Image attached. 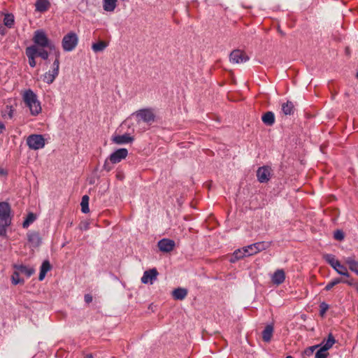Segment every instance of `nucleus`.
Listing matches in <instances>:
<instances>
[{
    "mask_svg": "<svg viewBox=\"0 0 358 358\" xmlns=\"http://www.w3.org/2000/svg\"><path fill=\"white\" fill-rule=\"evenodd\" d=\"M22 97L31 115L36 116L41 113V102L37 94L31 89L25 90L22 94Z\"/></svg>",
    "mask_w": 358,
    "mask_h": 358,
    "instance_id": "nucleus-1",
    "label": "nucleus"
},
{
    "mask_svg": "<svg viewBox=\"0 0 358 358\" xmlns=\"http://www.w3.org/2000/svg\"><path fill=\"white\" fill-rule=\"evenodd\" d=\"M11 221L10 204L6 201L0 202V236L6 237L7 227L11 224Z\"/></svg>",
    "mask_w": 358,
    "mask_h": 358,
    "instance_id": "nucleus-2",
    "label": "nucleus"
},
{
    "mask_svg": "<svg viewBox=\"0 0 358 358\" xmlns=\"http://www.w3.org/2000/svg\"><path fill=\"white\" fill-rule=\"evenodd\" d=\"M33 41L34 45H31V46H36L37 48H47L50 51L53 52V55L55 54L56 52H60L57 48L55 43L48 38L45 31L43 29H38L34 31Z\"/></svg>",
    "mask_w": 358,
    "mask_h": 358,
    "instance_id": "nucleus-3",
    "label": "nucleus"
},
{
    "mask_svg": "<svg viewBox=\"0 0 358 358\" xmlns=\"http://www.w3.org/2000/svg\"><path fill=\"white\" fill-rule=\"evenodd\" d=\"M138 124H144L150 127L155 120L156 115L154 108H144L136 110L131 114Z\"/></svg>",
    "mask_w": 358,
    "mask_h": 358,
    "instance_id": "nucleus-4",
    "label": "nucleus"
},
{
    "mask_svg": "<svg viewBox=\"0 0 358 358\" xmlns=\"http://www.w3.org/2000/svg\"><path fill=\"white\" fill-rule=\"evenodd\" d=\"M55 59L53 62L50 65V69L46 71L43 75H42V80L48 84L50 85L52 84L56 79V78L58 76L59 73V64H60V57H61V52H56L55 54H54Z\"/></svg>",
    "mask_w": 358,
    "mask_h": 358,
    "instance_id": "nucleus-5",
    "label": "nucleus"
},
{
    "mask_svg": "<svg viewBox=\"0 0 358 358\" xmlns=\"http://www.w3.org/2000/svg\"><path fill=\"white\" fill-rule=\"evenodd\" d=\"M79 42L78 34L71 31L65 34L62 39V48L64 52H72L77 47Z\"/></svg>",
    "mask_w": 358,
    "mask_h": 358,
    "instance_id": "nucleus-6",
    "label": "nucleus"
},
{
    "mask_svg": "<svg viewBox=\"0 0 358 358\" xmlns=\"http://www.w3.org/2000/svg\"><path fill=\"white\" fill-rule=\"evenodd\" d=\"M27 145L29 149L37 150L45 147V141L41 134H31L27 138Z\"/></svg>",
    "mask_w": 358,
    "mask_h": 358,
    "instance_id": "nucleus-7",
    "label": "nucleus"
},
{
    "mask_svg": "<svg viewBox=\"0 0 358 358\" xmlns=\"http://www.w3.org/2000/svg\"><path fill=\"white\" fill-rule=\"evenodd\" d=\"M269 246V243L262 241L257 242L249 245L245 246V248L247 250V255L249 257L266 250Z\"/></svg>",
    "mask_w": 358,
    "mask_h": 358,
    "instance_id": "nucleus-8",
    "label": "nucleus"
},
{
    "mask_svg": "<svg viewBox=\"0 0 358 358\" xmlns=\"http://www.w3.org/2000/svg\"><path fill=\"white\" fill-rule=\"evenodd\" d=\"M249 57L241 50H233L229 55V60L233 64H241L249 60Z\"/></svg>",
    "mask_w": 358,
    "mask_h": 358,
    "instance_id": "nucleus-9",
    "label": "nucleus"
},
{
    "mask_svg": "<svg viewBox=\"0 0 358 358\" xmlns=\"http://www.w3.org/2000/svg\"><path fill=\"white\" fill-rule=\"evenodd\" d=\"M271 176V169L268 166L259 167L257 171V180L260 183H266L269 181Z\"/></svg>",
    "mask_w": 358,
    "mask_h": 358,
    "instance_id": "nucleus-10",
    "label": "nucleus"
},
{
    "mask_svg": "<svg viewBox=\"0 0 358 358\" xmlns=\"http://www.w3.org/2000/svg\"><path fill=\"white\" fill-rule=\"evenodd\" d=\"M128 155V150L126 148H119L113 152L108 157L111 164H117Z\"/></svg>",
    "mask_w": 358,
    "mask_h": 358,
    "instance_id": "nucleus-11",
    "label": "nucleus"
},
{
    "mask_svg": "<svg viewBox=\"0 0 358 358\" xmlns=\"http://www.w3.org/2000/svg\"><path fill=\"white\" fill-rule=\"evenodd\" d=\"M176 246V243L173 240L169 238H162L158 241V248L164 252H170L173 250Z\"/></svg>",
    "mask_w": 358,
    "mask_h": 358,
    "instance_id": "nucleus-12",
    "label": "nucleus"
},
{
    "mask_svg": "<svg viewBox=\"0 0 358 358\" xmlns=\"http://www.w3.org/2000/svg\"><path fill=\"white\" fill-rule=\"evenodd\" d=\"M157 279V268H152L145 271L141 278V282L143 284L152 285Z\"/></svg>",
    "mask_w": 358,
    "mask_h": 358,
    "instance_id": "nucleus-13",
    "label": "nucleus"
},
{
    "mask_svg": "<svg viewBox=\"0 0 358 358\" xmlns=\"http://www.w3.org/2000/svg\"><path fill=\"white\" fill-rule=\"evenodd\" d=\"M111 140L117 145H124L132 143L134 138L129 134H124L122 135L113 136Z\"/></svg>",
    "mask_w": 358,
    "mask_h": 358,
    "instance_id": "nucleus-14",
    "label": "nucleus"
},
{
    "mask_svg": "<svg viewBox=\"0 0 358 358\" xmlns=\"http://www.w3.org/2000/svg\"><path fill=\"white\" fill-rule=\"evenodd\" d=\"M26 55L28 58L29 65L34 68L36 65V46H28L25 50Z\"/></svg>",
    "mask_w": 358,
    "mask_h": 358,
    "instance_id": "nucleus-15",
    "label": "nucleus"
},
{
    "mask_svg": "<svg viewBox=\"0 0 358 358\" xmlns=\"http://www.w3.org/2000/svg\"><path fill=\"white\" fill-rule=\"evenodd\" d=\"M27 240L31 247L37 248L41 244V238L39 234L35 231L27 234Z\"/></svg>",
    "mask_w": 358,
    "mask_h": 358,
    "instance_id": "nucleus-16",
    "label": "nucleus"
},
{
    "mask_svg": "<svg viewBox=\"0 0 358 358\" xmlns=\"http://www.w3.org/2000/svg\"><path fill=\"white\" fill-rule=\"evenodd\" d=\"M285 273L282 269L276 270L271 276V281L273 284L279 285L284 282Z\"/></svg>",
    "mask_w": 358,
    "mask_h": 358,
    "instance_id": "nucleus-17",
    "label": "nucleus"
},
{
    "mask_svg": "<svg viewBox=\"0 0 358 358\" xmlns=\"http://www.w3.org/2000/svg\"><path fill=\"white\" fill-rule=\"evenodd\" d=\"M13 268L20 273H24L27 278L31 277L35 273V269L33 267H28L24 264H14Z\"/></svg>",
    "mask_w": 358,
    "mask_h": 358,
    "instance_id": "nucleus-18",
    "label": "nucleus"
},
{
    "mask_svg": "<svg viewBox=\"0 0 358 358\" xmlns=\"http://www.w3.org/2000/svg\"><path fill=\"white\" fill-rule=\"evenodd\" d=\"M336 343V340L334 336L331 334H329L328 338L326 341H323L320 344L319 348L327 352L333 346V345Z\"/></svg>",
    "mask_w": 358,
    "mask_h": 358,
    "instance_id": "nucleus-19",
    "label": "nucleus"
},
{
    "mask_svg": "<svg viewBox=\"0 0 358 358\" xmlns=\"http://www.w3.org/2000/svg\"><path fill=\"white\" fill-rule=\"evenodd\" d=\"M188 291L186 288L178 287L173 290L172 296L175 300L182 301L187 296Z\"/></svg>",
    "mask_w": 358,
    "mask_h": 358,
    "instance_id": "nucleus-20",
    "label": "nucleus"
},
{
    "mask_svg": "<svg viewBox=\"0 0 358 358\" xmlns=\"http://www.w3.org/2000/svg\"><path fill=\"white\" fill-rule=\"evenodd\" d=\"M51 265L48 260H44L40 267V273L38 275V280L42 281L44 280L47 273L51 270Z\"/></svg>",
    "mask_w": 358,
    "mask_h": 358,
    "instance_id": "nucleus-21",
    "label": "nucleus"
},
{
    "mask_svg": "<svg viewBox=\"0 0 358 358\" xmlns=\"http://www.w3.org/2000/svg\"><path fill=\"white\" fill-rule=\"evenodd\" d=\"M50 3L48 0H36L35 2V10L44 13L48 10Z\"/></svg>",
    "mask_w": 358,
    "mask_h": 358,
    "instance_id": "nucleus-22",
    "label": "nucleus"
},
{
    "mask_svg": "<svg viewBox=\"0 0 358 358\" xmlns=\"http://www.w3.org/2000/svg\"><path fill=\"white\" fill-rule=\"evenodd\" d=\"M246 250L245 247L236 250L232 255L230 262L234 263L242 258L248 257Z\"/></svg>",
    "mask_w": 358,
    "mask_h": 358,
    "instance_id": "nucleus-23",
    "label": "nucleus"
},
{
    "mask_svg": "<svg viewBox=\"0 0 358 358\" xmlns=\"http://www.w3.org/2000/svg\"><path fill=\"white\" fill-rule=\"evenodd\" d=\"M273 324H267L264 329L263 330L262 335V339L264 342H269L272 338L273 334Z\"/></svg>",
    "mask_w": 358,
    "mask_h": 358,
    "instance_id": "nucleus-24",
    "label": "nucleus"
},
{
    "mask_svg": "<svg viewBox=\"0 0 358 358\" xmlns=\"http://www.w3.org/2000/svg\"><path fill=\"white\" fill-rule=\"evenodd\" d=\"M262 122L267 126H272L275 123V115L271 111L265 113L262 117Z\"/></svg>",
    "mask_w": 358,
    "mask_h": 358,
    "instance_id": "nucleus-25",
    "label": "nucleus"
},
{
    "mask_svg": "<svg viewBox=\"0 0 358 358\" xmlns=\"http://www.w3.org/2000/svg\"><path fill=\"white\" fill-rule=\"evenodd\" d=\"M117 6V0H103V8L105 11L113 12Z\"/></svg>",
    "mask_w": 358,
    "mask_h": 358,
    "instance_id": "nucleus-26",
    "label": "nucleus"
},
{
    "mask_svg": "<svg viewBox=\"0 0 358 358\" xmlns=\"http://www.w3.org/2000/svg\"><path fill=\"white\" fill-rule=\"evenodd\" d=\"M282 110L286 115H293L294 113V106L290 101H287L286 103H282Z\"/></svg>",
    "mask_w": 358,
    "mask_h": 358,
    "instance_id": "nucleus-27",
    "label": "nucleus"
},
{
    "mask_svg": "<svg viewBox=\"0 0 358 358\" xmlns=\"http://www.w3.org/2000/svg\"><path fill=\"white\" fill-rule=\"evenodd\" d=\"M323 259L327 263H328L332 268L338 266L339 261L336 259V257L333 254H324L323 255Z\"/></svg>",
    "mask_w": 358,
    "mask_h": 358,
    "instance_id": "nucleus-28",
    "label": "nucleus"
},
{
    "mask_svg": "<svg viewBox=\"0 0 358 358\" xmlns=\"http://www.w3.org/2000/svg\"><path fill=\"white\" fill-rule=\"evenodd\" d=\"M346 264L349 266V268L358 275V261L353 257H349L345 259Z\"/></svg>",
    "mask_w": 358,
    "mask_h": 358,
    "instance_id": "nucleus-29",
    "label": "nucleus"
},
{
    "mask_svg": "<svg viewBox=\"0 0 358 358\" xmlns=\"http://www.w3.org/2000/svg\"><path fill=\"white\" fill-rule=\"evenodd\" d=\"M107 46L108 44L106 42L101 41L93 43L92 45V49L94 52H99L103 51Z\"/></svg>",
    "mask_w": 358,
    "mask_h": 358,
    "instance_id": "nucleus-30",
    "label": "nucleus"
},
{
    "mask_svg": "<svg viewBox=\"0 0 358 358\" xmlns=\"http://www.w3.org/2000/svg\"><path fill=\"white\" fill-rule=\"evenodd\" d=\"M15 23V17L14 15L11 13H7L3 17V24L8 28H11L14 25Z\"/></svg>",
    "mask_w": 358,
    "mask_h": 358,
    "instance_id": "nucleus-31",
    "label": "nucleus"
},
{
    "mask_svg": "<svg viewBox=\"0 0 358 358\" xmlns=\"http://www.w3.org/2000/svg\"><path fill=\"white\" fill-rule=\"evenodd\" d=\"M81 206V211L83 213H88L90 212L89 208V196L87 195H84L82 197V201L80 203Z\"/></svg>",
    "mask_w": 358,
    "mask_h": 358,
    "instance_id": "nucleus-32",
    "label": "nucleus"
},
{
    "mask_svg": "<svg viewBox=\"0 0 358 358\" xmlns=\"http://www.w3.org/2000/svg\"><path fill=\"white\" fill-rule=\"evenodd\" d=\"M36 218L37 217L34 213H29L22 223V227L24 228H27L31 223H33L36 220Z\"/></svg>",
    "mask_w": 358,
    "mask_h": 358,
    "instance_id": "nucleus-33",
    "label": "nucleus"
},
{
    "mask_svg": "<svg viewBox=\"0 0 358 358\" xmlns=\"http://www.w3.org/2000/svg\"><path fill=\"white\" fill-rule=\"evenodd\" d=\"M11 282L13 285L23 284L24 280L20 277V272L15 269L11 275Z\"/></svg>",
    "mask_w": 358,
    "mask_h": 358,
    "instance_id": "nucleus-34",
    "label": "nucleus"
},
{
    "mask_svg": "<svg viewBox=\"0 0 358 358\" xmlns=\"http://www.w3.org/2000/svg\"><path fill=\"white\" fill-rule=\"evenodd\" d=\"M338 274L341 275H343V276H345V277H349L350 276V274L348 271V269L347 268L343 266V264H341L340 262H339V265L338 266H335V268H333Z\"/></svg>",
    "mask_w": 358,
    "mask_h": 358,
    "instance_id": "nucleus-35",
    "label": "nucleus"
},
{
    "mask_svg": "<svg viewBox=\"0 0 358 358\" xmlns=\"http://www.w3.org/2000/svg\"><path fill=\"white\" fill-rule=\"evenodd\" d=\"M36 56L41 57L42 59L47 61L49 57V52L47 50H45L44 48H36Z\"/></svg>",
    "mask_w": 358,
    "mask_h": 358,
    "instance_id": "nucleus-36",
    "label": "nucleus"
},
{
    "mask_svg": "<svg viewBox=\"0 0 358 358\" xmlns=\"http://www.w3.org/2000/svg\"><path fill=\"white\" fill-rule=\"evenodd\" d=\"M343 282V280L340 278H336L333 280H331L330 282L327 283V285L325 286L324 289L326 291L331 290L335 285L341 283Z\"/></svg>",
    "mask_w": 358,
    "mask_h": 358,
    "instance_id": "nucleus-37",
    "label": "nucleus"
},
{
    "mask_svg": "<svg viewBox=\"0 0 358 358\" xmlns=\"http://www.w3.org/2000/svg\"><path fill=\"white\" fill-rule=\"evenodd\" d=\"M329 305L325 302H322L320 305V315L323 317L329 309Z\"/></svg>",
    "mask_w": 358,
    "mask_h": 358,
    "instance_id": "nucleus-38",
    "label": "nucleus"
},
{
    "mask_svg": "<svg viewBox=\"0 0 358 358\" xmlns=\"http://www.w3.org/2000/svg\"><path fill=\"white\" fill-rule=\"evenodd\" d=\"M113 164L110 162L109 157L106 159L103 165V169L107 172L111 171L113 169Z\"/></svg>",
    "mask_w": 358,
    "mask_h": 358,
    "instance_id": "nucleus-39",
    "label": "nucleus"
},
{
    "mask_svg": "<svg viewBox=\"0 0 358 358\" xmlns=\"http://www.w3.org/2000/svg\"><path fill=\"white\" fill-rule=\"evenodd\" d=\"M328 355H329L328 352L319 348L318 350L315 353V358H327Z\"/></svg>",
    "mask_w": 358,
    "mask_h": 358,
    "instance_id": "nucleus-40",
    "label": "nucleus"
},
{
    "mask_svg": "<svg viewBox=\"0 0 358 358\" xmlns=\"http://www.w3.org/2000/svg\"><path fill=\"white\" fill-rule=\"evenodd\" d=\"M334 237L336 240L342 241L344 238V234L341 230H336L334 232Z\"/></svg>",
    "mask_w": 358,
    "mask_h": 358,
    "instance_id": "nucleus-41",
    "label": "nucleus"
},
{
    "mask_svg": "<svg viewBox=\"0 0 358 358\" xmlns=\"http://www.w3.org/2000/svg\"><path fill=\"white\" fill-rule=\"evenodd\" d=\"M320 347V345H313V346H310L306 350V355H310L311 354L313 353V352Z\"/></svg>",
    "mask_w": 358,
    "mask_h": 358,
    "instance_id": "nucleus-42",
    "label": "nucleus"
},
{
    "mask_svg": "<svg viewBox=\"0 0 358 358\" xmlns=\"http://www.w3.org/2000/svg\"><path fill=\"white\" fill-rule=\"evenodd\" d=\"M84 299L87 303H90L92 301V296L90 294H87L85 295Z\"/></svg>",
    "mask_w": 358,
    "mask_h": 358,
    "instance_id": "nucleus-43",
    "label": "nucleus"
},
{
    "mask_svg": "<svg viewBox=\"0 0 358 358\" xmlns=\"http://www.w3.org/2000/svg\"><path fill=\"white\" fill-rule=\"evenodd\" d=\"M8 175V171L3 168L0 167V176H6Z\"/></svg>",
    "mask_w": 358,
    "mask_h": 358,
    "instance_id": "nucleus-44",
    "label": "nucleus"
},
{
    "mask_svg": "<svg viewBox=\"0 0 358 358\" xmlns=\"http://www.w3.org/2000/svg\"><path fill=\"white\" fill-rule=\"evenodd\" d=\"M5 129L6 127L4 124L0 121V134H2Z\"/></svg>",
    "mask_w": 358,
    "mask_h": 358,
    "instance_id": "nucleus-45",
    "label": "nucleus"
},
{
    "mask_svg": "<svg viewBox=\"0 0 358 358\" xmlns=\"http://www.w3.org/2000/svg\"><path fill=\"white\" fill-rule=\"evenodd\" d=\"M343 282V283H346V284H348V285H352V282L351 281H350V280H343V282Z\"/></svg>",
    "mask_w": 358,
    "mask_h": 358,
    "instance_id": "nucleus-46",
    "label": "nucleus"
},
{
    "mask_svg": "<svg viewBox=\"0 0 358 358\" xmlns=\"http://www.w3.org/2000/svg\"><path fill=\"white\" fill-rule=\"evenodd\" d=\"M85 358H94V357L92 354H87L86 355Z\"/></svg>",
    "mask_w": 358,
    "mask_h": 358,
    "instance_id": "nucleus-47",
    "label": "nucleus"
},
{
    "mask_svg": "<svg viewBox=\"0 0 358 358\" xmlns=\"http://www.w3.org/2000/svg\"><path fill=\"white\" fill-rule=\"evenodd\" d=\"M286 358H294L293 357L289 355V356H287Z\"/></svg>",
    "mask_w": 358,
    "mask_h": 358,
    "instance_id": "nucleus-48",
    "label": "nucleus"
},
{
    "mask_svg": "<svg viewBox=\"0 0 358 358\" xmlns=\"http://www.w3.org/2000/svg\"><path fill=\"white\" fill-rule=\"evenodd\" d=\"M146 129H147V127H143V131L145 130Z\"/></svg>",
    "mask_w": 358,
    "mask_h": 358,
    "instance_id": "nucleus-49",
    "label": "nucleus"
},
{
    "mask_svg": "<svg viewBox=\"0 0 358 358\" xmlns=\"http://www.w3.org/2000/svg\"><path fill=\"white\" fill-rule=\"evenodd\" d=\"M357 78H358V72L357 73V75H356Z\"/></svg>",
    "mask_w": 358,
    "mask_h": 358,
    "instance_id": "nucleus-50",
    "label": "nucleus"
},
{
    "mask_svg": "<svg viewBox=\"0 0 358 358\" xmlns=\"http://www.w3.org/2000/svg\"><path fill=\"white\" fill-rule=\"evenodd\" d=\"M357 292H358V288H357Z\"/></svg>",
    "mask_w": 358,
    "mask_h": 358,
    "instance_id": "nucleus-51",
    "label": "nucleus"
},
{
    "mask_svg": "<svg viewBox=\"0 0 358 358\" xmlns=\"http://www.w3.org/2000/svg\"><path fill=\"white\" fill-rule=\"evenodd\" d=\"M113 358H115V357H113Z\"/></svg>",
    "mask_w": 358,
    "mask_h": 358,
    "instance_id": "nucleus-52",
    "label": "nucleus"
}]
</instances>
